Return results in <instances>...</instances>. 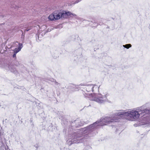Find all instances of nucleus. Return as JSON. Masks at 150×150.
Listing matches in <instances>:
<instances>
[{"mask_svg":"<svg viewBox=\"0 0 150 150\" xmlns=\"http://www.w3.org/2000/svg\"><path fill=\"white\" fill-rule=\"evenodd\" d=\"M31 29V28H27V29H26L25 30V31H28L29 30H30Z\"/></svg>","mask_w":150,"mask_h":150,"instance_id":"17","label":"nucleus"},{"mask_svg":"<svg viewBox=\"0 0 150 150\" xmlns=\"http://www.w3.org/2000/svg\"><path fill=\"white\" fill-rule=\"evenodd\" d=\"M55 85H58L59 84V83H58V82H57L56 81H55Z\"/></svg>","mask_w":150,"mask_h":150,"instance_id":"19","label":"nucleus"},{"mask_svg":"<svg viewBox=\"0 0 150 150\" xmlns=\"http://www.w3.org/2000/svg\"><path fill=\"white\" fill-rule=\"evenodd\" d=\"M2 67L7 70H9L11 72H14L16 69L14 66L11 65L10 63H4Z\"/></svg>","mask_w":150,"mask_h":150,"instance_id":"3","label":"nucleus"},{"mask_svg":"<svg viewBox=\"0 0 150 150\" xmlns=\"http://www.w3.org/2000/svg\"><path fill=\"white\" fill-rule=\"evenodd\" d=\"M146 104L143 106L130 110L127 111H125L123 110L117 111L114 114L110 117H106L101 119L99 120L89 126L81 129L78 133H76V143H78L82 142L81 139L79 137H81V135L86 133L87 131H93V130L99 128L100 126L110 124L113 122H115L118 121L120 117L122 115L125 118L130 121H134L137 120L140 116H142V114L144 113H149L150 109H145Z\"/></svg>","mask_w":150,"mask_h":150,"instance_id":"1","label":"nucleus"},{"mask_svg":"<svg viewBox=\"0 0 150 150\" xmlns=\"http://www.w3.org/2000/svg\"><path fill=\"white\" fill-rule=\"evenodd\" d=\"M60 13H59L57 15H54L55 18V20H58L61 18V16L60 15Z\"/></svg>","mask_w":150,"mask_h":150,"instance_id":"8","label":"nucleus"},{"mask_svg":"<svg viewBox=\"0 0 150 150\" xmlns=\"http://www.w3.org/2000/svg\"><path fill=\"white\" fill-rule=\"evenodd\" d=\"M23 46L22 44L19 43L18 44V49H19V50H21V49L22 48Z\"/></svg>","mask_w":150,"mask_h":150,"instance_id":"10","label":"nucleus"},{"mask_svg":"<svg viewBox=\"0 0 150 150\" xmlns=\"http://www.w3.org/2000/svg\"><path fill=\"white\" fill-rule=\"evenodd\" d=\"M79 125H80V126H81V125H80V124H79Z\"/></svg>","mask_w":150,"mask_h":150,"instance_id":"20","label":"nucleus"},{"mask_svg":"<svg viewBox=\"0 0 150 150\" xmlns=\"http://www.w3.org/2000/svg\"><path fill=\"white\" fill-rule=\"evenodd\" d=\"M108 95L107 93H99L97 94H93L89 96L90 100L94 101L99 103H104L108 101L107 97Z\"/></svg>","mask_w":150,"mask_h":150,"instance_id":"2","label":"nucleus"},{"mask_svg":"<svg viewBox=\"0 0 150 150\" xmlns=\"http://www.w3.org/2000/svg\"><path fill=\"white\" fill-rule=\"evenodd\" d=\"M48 19L51 21L55 20V16L54 14H51L48 17Z\"/></svg>","mask_w":150,"mask_h":150,"instance_id":"7","label":"nucleus"},{"mask_svg":"<svg viewBox=\"0 0 150 150\" xmlns=\"http://www.w3.org/2000/svg\"><path fill=\"white\" fill-rule=\"evenodd\" d=\"M36 35V37H38V39L39 38H41L42 36V34L41 33H40L39 35H38V34H37Z\"/></svg>","mask_w":150,"mask_h":150,"instance_id":"12","label":"nucleus"},{"mask_svg":"<svg viewBox=\"0 0 150 150\" xmlns=\"http://www.w3.org/2000/svg\"><path fill=\"white\" fill-rule=\"evenodd\" d=\"M60 15L61 18H66L68 16H70V17H75L76 15L73 14L69 11H63L62 12H61Z\"/></svg>","mask_w":150,"mask_h":150,"instance_id":"4","label":"nucleus"},{"mask_svg":"<svg viewBox=\"0 0 150 150\" xmlns=\"http://www.w3.org/2000/svg\"><path fill=\"white\" fill-rule=\"evenodd\" d=\"M15 44V43L13 42L12 43V45H11L10 46V45H8V46H9V47H7L8 49H10L11 48L13 47L14 46L13 45H14Z\"/></svg>","mask_w":150,"mask_h":150,"instance_id":"13","label":"nucleus"},{"mask_svg":"<svg viewBox=\"0 0 150 150\" xmlns=\"http://www.w3.org/2000/svg\"><path fill=\"white\" fill-rule=\"evenodd\" d=\"M102 21V20H98V21H97V23H98V24H99L100 25H101L103 24L102 23H101L100 22V21Z\"/></svg>","mask_w":150,"mask_h":150,"instance_id":"14","label":"nucleus"},{"mask_svg":"<svg viewBox=\"0 0 150 150\" xmlns=\"http://www.w3.org/2000/svg\"><path fill=\"white\" fill-rule=\"evenodd\" d=\"M123 46L127 49H129L132 46V45L130 44H127L125 45H123Z\"/></svg>","mask_w":150,"mask_h":150,"instance_id":"9","label":"nucleus"},{"mask_svg":"<svg viewBox=\"0 0 150 150\" xmlns=\"http://www.w3.org/2000/svg\"><path fill=\"white\" fill-rule=\"evenodd\" d=\"M83 94H84V96L85 97H88V96H89V94H88V93H85V94L83 93Z\"/></svg>","mask_w":150,"mask_h":150,"instance_id":"15","label":"nucleus"},{"mask_svg":"<svg viewBox=\"0 0 150 150\" xmlns=\"http://www.w3.org/2000/svg\"><path fill=\"white\" fill-rule=\"evenodd\" d=\"M16 54L14 53V54H13V57H16Z\"/></svg>","mask_w":150,"mask_h":150,"instance_id":"18","label":"nucleus"},{"mask_svg":"<svg viewBox=\"0 0 150 150\" xmlns=\"http://www.w3.org/2000/svg\"><path fill=\"white\" fill-rule=\"evenodd\" d=\"M97 88V86L96 85L90 84L88 85L86 87V91L88 92H93L94 91V88Z\"/></svg>","mask_w":150,"mask_h":150,"instance_id":"5","label":"nucleus"},{"mask_svg":"<svg viewBox=\"0 0 150 150\" xmlns=\"http://www.w3.org/2000/svg\"><path fill=\"white\" fill-rule=\"evenodd\" d=\"M0 150H10L8 146L0 141Z\"/></svg>","mask_w":150,"mask_h":150,"instance_id":"6","label":"nucleus"},{"mask_svg":"<svg viewBox=\"0 0 150 150\" xmlns=\"http://www.w3.org/2000/svg\"><path fill=\"white\" fill-rule=\"evenodd\" d=\"M19 49L17 48H15L14 50H13L14 53H15L16 54L19 51H20V50H19Z\"/></svg>","mask_w":150,"mask_h":150,"instance_id":"11","label":"nucleus"},{"mask_svg":"<svg viewBox=\"0 0 150 150\" xmlns=\"http://www.w3.org/2000/svg\"><path fill=\"white\" fill-rule=\"evenodd\" d=\"M81 1V0H77L75 1V3H77Z\"/></svg>","mask_w":150,"mask_h":150,"instance_id":"16","label":"nucleus"}]
</instances>
